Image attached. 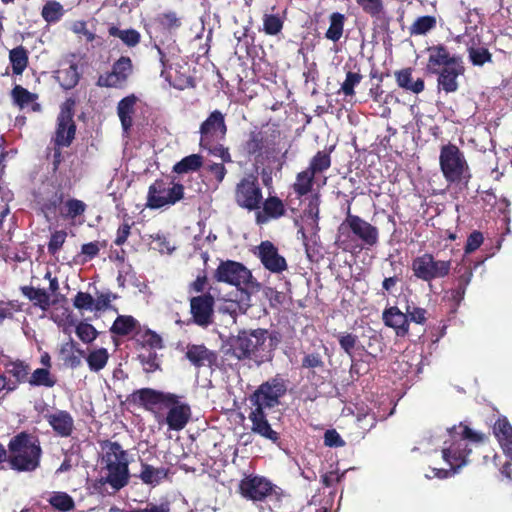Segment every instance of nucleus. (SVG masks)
I'll return each instance as SVG.
<instances>
[{
  "mask_svg": "<svg viewBox=\"0 0 512 512\" xmlns=\"http://www.w3.org/2000/svg\"><path fill=\"white\" fill-rule=\"evenodd\" d=\"M75 105L76 102L73 98H68L62 103L57 117L58 128H76L73 121Z\"/></svg>",
  "mask_w": 512,
  "mask_h": 512,
  "instance_id": "40",
  "label": "nucleus"
},
{
  "mask_svg": "<svg viewBox=\"0 0 512 512\" xmlns=\"http://www.w3.org/2000/svg\"><path fill=\"white\" fill-rule=\"evenodd\" d=\"M362 78L360 73L348 71L344 82L341 84L339 93H343L345 96H354V88L361 82Z\"/></svg>",
  "mask_w": 512,
  "mask_h": 512,
  "instance_id": "54",
  "label": "nucleus"
},
{
  "mask_svg": "<svg viewBox=\"0 0 512 512\" xmlns=\"http://www.w3.org/2000/svg\"><path fill=\"white\" fill-rule=\"evenodd\" d=\"M286 392L287 381L277 374L261 383L249 396V401L251 406L267 410L279 406Z\"/></svg>",
  "mask_w": 512,
  "mask_h": 512,
  "instance_id": "10",
  "label": "nucleus"
},
{
  "mask_svg": "<svg viewBox=\"0 0 512 512\" xmlns=\"http://www.w3.org/2000/svg\"><path fill=\"white\" fill-rule=\"evenodd\" d=\"M100 252L99 242H89L85 243L81 246V253L78 257H82L81 263L84 264L92 259H94Z\"/></svg>",
  "mask_w": 512,
  "mask_h": 512,
  "instance_id": "62",
  "label": "nucleus"
},
{
  "mask_svg": "<svg viewBox=\"0 0 512 512\" xmlns=\"http://www.w3.org/2000/svg\"><path fill=\"white\" fill-rule=\"evenodd\" d=\"M331 165V159L328 153L325 151H318L316 155L311 159L309 167L307 168L314 175L327 170Z\"/></svg>",
  "mask_w": 512,
  "mask_h": 512,
  "instance_id": "50",
  "label": "nucleus"
},
{
  "mask_svg": "<svg viewBox=\"0 0 512 512\" xmlns=\"http://www.w3.org/2000/svg\"><path fill=\"white\" fill-rule=\"evenodd\" d=\"M283 21L278 15L265 14L263 16V31L267 35H277L282 31Z\"/></svg>",
  "mask_w": 512,
  "mask_h": 512,
  "instance_id": "53",
  "label": "nucleus"
},
{
  "mask_svg": "<svg viewBox=\"0 0 512 512\" xmlns=\"http://www.w3.org/2000/svg\"><path fill=\"white\" fill-rule=\"evenodd\" d=\"M338 233L336 242L344 250H348L349 245L347 239L342 240L341 237L348 238L350 234L361 241V249L372 248L379 242V229L360 216L352 214L350 204L347 207L345 219L338 227Z\"/></svg>",
  "mask_w": 512,
  "mask_h": 512,
  "instance_id": "6",
  "label": "nucleus"
},
{
  "mask_svg": "<svg viewBox=\"0 0 512 512\" xmlns=\"http://www.w3.org/2000/svg\"><path fill=\"white\" fill-rule=\"evenodd\" d=\"M132 73V60L128 56H121L112 64L111 71L98 77L96 85L105 88H123Z\"/></svg>",
  "mask_w": 512,
  "mask_h": 512,
  "instance_id": "16",
  "label": "nucleus"
},
{
  "mask_svg": "<svg viewBox=\"0 0 512 512\" xmlns=\"http://www.w3.org/2000/svg\"><path fill=\"white\" fill-rule=\"evenodd\" d=\"M301 367L304 369H323L325 367V363L320 353L313 352L304 355Z\"/></svg>",
  "mask_w": 512,
  "mask_h": 512,
  "instance_id": "61",
  "label": "nucleus"
},
{
  "mask_svg": "<svg viewBox=\"0 0 512 512\" xmlns=\"http://www.w3.org/2000/svg\"><path fill=\"white\" fill-rule=\"evenodd\" d=\"M456 430V426L448 429L450 440L444 442V447L442 449V457L444 461L449 464L451 470L454 472L467 464L468 456L471 453V449L468 447L467 442H464V439H460L456 435Z\"/></svg>",
  "mask_w": 512,
  "mask_h": 512,
  "instance_id": "14",
  "label": "nucleus"
},
{
  "mask_svg": "<svg viewBox=\"0 0 512 512\" xmlns=\"http://www.w3.org/2000/svg\"><path fill=\"white\" fill-rule=\"evenodd\" d=\"M42 448L39 440L27 432L13 436L8 443L7 462L17 472H33L40 466Z\"/></svg>",
  "mask_w": 512,
  "mask_h": 512,
  "instance_id": "5",
  "label": "nucleus"
},
{
  "mask_svg": "<svg viewBox=\"0 0 512 512\" xmlns=\"http://www.w3.org/2000/svg\"><path fill=\"white\" fill-rule=\"evenodd\" d=\"M493 433L504 454L512 459V425L505 416H501L496 420L493 426Z\"/></svg>",
  "mask_w": 512,
  "mask_h": 512,
  "instance_id": "25",
  "label": "nucleus"
},
{
  "mask_svg": "<svg viewBox=\"0 0 512 512\" xmlns=\"http://www.w3.org/2000/svg\"><path fill=\"white\" fill-rule=\"evenodd\" d=\"M338 341L341 349H343L346 354L352 357L353 349L356 346L358 337L352 333H343L339 334Z\"/></svg>",
  "mask_w": 512,
  "mask_h": 512,
  "instance_id": "63",
  "label": "nucleus"
},
{
  "mask_svg": "<svg viewBox=\"0 0 512 512\" xmlns=\"http://www.w3.org/2000/svg\"><path fill=\"white\" fill-rule=\"evenodd\" d=\"M75 332L76 335L80 338V340L84 343H91L98 336V331L95 329V327L85 322H80L76 326Z\"/></svg>",
  "mask_w": 512,
  "mask_h": 512,
  "instance_id": "59",
  "label": "nucleus"
},
{
  "mask_svg": "<svg viewBox=\"0 0 512 512\" xmlns=\"http://www.w3.org/2000/svg\"><path fill=\"white\" fill-rule=\"evenodd\" d=\"M74 343H65L62 345L60 349V353L63 355L64 363L71 367L77 368L81 365V355H83V350H78V355L73 352Z\"/></svg>",
  "mask_w": 512,
  "mask_h": 512,
  "instance_id": "49",
  "label": "nucleus"
},
{
  "mask_svg": "<svg viewBox=\"0 0 512 512\" xmlns=\"http://www.w3.org/2000/svg\"><path fill=\"white\" fill-rule=\"evenodd\" d=\"M45 418L53 431L60 437H69L74 430V420L66 410H58L55 413L45 415Z\"/></svg>",
  "mask_w": 512,
  "mask_h": 512,
  "instance_id": "23",
  "label": "nucleus"
},
{
  "mask_svg": "<svg viewBox=\"0 0 512 512\" xmlns=\"http://www.w3.org/2000/svg\"><path fill=\"white\" fill-rule=\"evenodd\" d=\"M136 349L157 350L164 347L162 337L149 328H142L141 325L132 336Z\"/></svg>",
  "mask_w": 512,
  "mask_h": 512,
  "instance_id": "26",
  "label": "nucleus"
},
{
  "mask_svg": "<svg viewBox=\"0 0 512 512\" xmlns=\"http://www.w3.org/2000/svg\"><path fill=\"white\" fill-rule=\"evenodd\" d=\"M20 290L25 297L42 310H47L50 307V296L44 289L34 288L32 286H22Z\"/></svg>",
  "mask_w": 512,
  "mask_h": 512,
  "instance_id": "38",
  "label": "nucleus"
},
{
  "mask_svg": "<svg viewBox=\"0 0 512 512\" xmlns=\"http://www.w3.org/2000/svg\"><path fill=\"white\" fill-rule=\"evenodd\" d=\"M467 51L469 61L474 66H483L485 63L492 62V54L485 47L470 46Z\"/></svg>",
  "mask_w": 512,
  "mask_h": 512,
  "instance_id": "47",
  "label": "nucleus"
},
{
  "mask_svg": "<svg viewBox=\"0 0 512 512\" xmlns=\"http://www.w3.org/2000/svg\"><path fill=\"white\" fill-rule=\"evenodd\" d=\"M86 208L87 206L83 201L76 198H71L64 203V206L61 210V215L67 219H74L82 215Z\"/></svg>",
  "mask_w": 512,
  "mask_h": 512,
  "instance_id": "46",
  "label": "nucleus"
},
{
  "mask_svg": "<svg viewBox=\"0 0 512 512\" xmlns=\"http://www.w3.org/2000/svg\"><path fill=\"white\" fill-rule=\"evenodd\" d=\"M273 482L259 474H244L237 485V493L246 501L259 504L265 501Z\"/></svg>",
  "mask_w": 512,
  "mask_h": 512,
  "instance_id": "13",
  "label": "nucleus"
},
{
  "mask_svg": "<svg viewBox=\"0 0 512 512\" xmlns=\"http://www.w3.org/2000/svg\"><path fill=\"white\" fill-rule=\"evenodd\" d=\"M21 310L22 306L17 300H0V324L6 319H12L14 313Z\"/></svg>",
  "mask_w": 512,
  "mask_h": 512,
  "instance_id": "57",
  "label": "nucleus"
},
{
  "mask_svg": "<svg viewBox=\"0 0 512 512\" xmlns=\"http://www.w3.org/2000/svg\"><path fill=\"white\" fill-rule=\"evenodd\" d=\"M248 418L251 421V431L254 434L270 440L273 443L279 441L280 435L277 431L272 429L268 422L266 409L251 406Z\"/></svg>",
  "mask_w": 512,
  "mask_h": 512,
  "instance_id": "21",
  "label": "nucleus"
},
{
  "mask_svg": "<svg viewBox=\"0 0 512 512\" xmlns=\"http://www.w3.org/2000/svg\"><path fill=\"white\" fill-rule=\"evenodd\" d=\"M141 471L138 475L139 479L146 485L157 486L168 477L169 468L154 467L144 461H140Z\"/></svg>",
  "mask_w": 512,
  "mask_h": 512,
  "instance_id": "27",
  "label": "nucleus"
},
{
  "mask_svg": "<svg viewBox=\"0 0 512 512\" xmlns=\"http://www.w3.org/2000/svg\"><path fill=\"white\" fill-rule=\"evenodd\" d=\"M363 11L372 17L379 18L384 13L382 0H356Z\"/></svg>",
  "mask_w": 512,
  "mask_h": 512,
  "instance_id": "56",
  "label": "nucleus"
},
{
  "mask_svg": "<svg viewBox=\"0 0 512 512\" xmlns=\"http://www.w3.org/2000/svg\"><path fill=\"white\" fill-rule=\"evenodd\" d=\"M67 232L65 230H56L51 234L48 243V252L55 255L65 243Z\"/></svg>",
  "mask_w": 512,
  "mask_h": 512,
  "instance_id": "60",
  "label": "nucleus"
},
{
  "mask_svg": "<svg viewBox=\"0 0 512 512\" xmlns=\"http://www.w3.org/2000/svg\"><path fill=\"white\" fill-rule=\"evenodd\" d=\"M215 303V298L210 292L191 297V318L187 320L186 325L193 323L202 328L210 326L214 321Z\"/></svg>",
  "mask_w": 512,
  "mask_h": 512,
  "instance_id": "15",
  "label": "nucleus"
},
{
  "mask_svg": "<svg viewBox=\"0 0 512 512\" xmlns=\"http://www.w3.org/2000/svg\"><path fill=\"white\" fill-rule=\"evenodd\" d=\"M255 254L264 268L272 273H282L288 268L286 259L279 254L278 248L269 240L262 241L257 246Z\"/></svg>",
  "mask_w": 512,
  "mask_h": 512,
  "instance_id": "18",
  "label": "nucleus"
},
{
  "mask_svg": "<svg viewBox=\"0 0 512 512\" xmlns=\"http://www.w3.org/2000/svg\"><path fill=\"white\" fill-rule=\"evenodd\" d=\"M136 102L137 97L133 94L119 101L117 106V113L120 118L122 128L132 127V114L134 113V106Z\"/></svg>",
  "mask_w": 512,
  "mask_h": 512,
  "instance_id": "35",
  "label": "nucleus"
},
{
  "mask_svg": "<svg viewBox=\"0 0 512 512\" xmlns=\"http://www.w3.org/2000/svg\"><path fill=\"white\" fill-rule=\"evenodd\" d=\"M41 15L49 23L57 22L63 15V7L56 1H49L43 6Z\"/></svg>",
  "mask_w": 512,
  "mask_h": 512,
  "instance_id": "52",
  "label": "nucleus"
},
{
  "mask_svg": "<svg viewBox=\"0 0 512 512\" xmlns=\"http://www.w3.org/2000/svg\"><path fill=\"white\" fill-rule=\"evenodd\" d=\"M289 497L290 495L284 489L273 483L262 503L266 504L269 512H284Z\"/></svg>",
  "mask_w": 512,
  "mask_h": 512,
  "instance_id": "28",
  "label": "nucleus"
},
{
  "mask_svg": "<svg viewBox=\"0 0 512 512\" xmlns=\"http://www.w3.org/2000/svg\"><path fill=\"white\" fill-rule=\"evenodd\" d=\"M396 81L399 87L418 94L424 90V81L421 78L413 81L411 69H403L395 72Z\"/></svg>",
  "mask_w": 512,
  "mask_h": 512,
  "instance_id": "33",
  "label": "nucleus"
},
{
  "mask_svg": "<svg viewBox=\"0 0 512 512\" xmlns=\"http://www.w3.org/2000/svg\"><path fill=\"white\" fill-rule=\"evenodd\" d=\"M458 428L461 429V431H456V435L460 439H464V442L470 441L472 443H483L486 439L483 433L474 431L469 426L464 425L463 423H460Z\"/></svg>",
  "mask_w": 512,
  "mask_h": 512,
  "instance_id": "58",
  "label": "nucleus"
},
{
  "mask_svg": "<svg viewBox=\"0 0 512 512\" xmlns=\"http://www.w3.org/2000/svg\"><path fill=\"white\" fill-rule=\"evenodd\" d=\"M79 78L78 67L75 64H71L68 68L58 72L60 85L66 90L74 88L78 84Z\"/></svg>",
  "mask_w": 512,
  "mask_h": 512,
  "instance_id": "43",
  "label": "nucleus"
},
{
  "mask_svg": "<svg viewBox=\"0 0 512 512\" xmlns=\"http://www.w3.org/2000/svg\"><path fill=\"white\" fill-rule=\"evenodd\" d=\"M101 448V468L106 470L107 473L99 482L102 485L109 484L115 490H120L129 482L128 453L116 441L106 440Z\"/></svg>",
  "mask_w": 512,
  "mask_h": 512,
  "instance_id": "4",
  "label": "nucleus"
},
{
  "mask_svg": "<svg viewBox=\"0 0 512 512\" xmlns=\"http://www.w3.org/2000/svg\"><path fill=\"white\" fill-rule=\"evenodd\" d=\"M4 368L5 373L14 379L12 383L16 388L20 384L28 383L31 367L24 360L8 361L4 364Z\"/></svg>",
  "mask_w": 512,
  "mask_h": 512,
  "instance_id": "29",
  "label": "nucleus"
},
{
  "mask_svg": "<svg viewBox=\"0 0 512 512\" xmlns=\"http://www.w3.org/2000/svg\"><path fill=\"white\" fill-rule=\"evenodd\" d=\"M185 357L197 369L208 367L214 371L222 368L218 353L208 349L204 344H188Z\"/></svg>",
  "mask_w": 512,
  "mask_h": 512,
  "instance_id": "17",
  "label": "nucleus"
},
{
  "mask_svg": "<svg viewBox=\"0 0 512 512\" xmlns=\"http://www.w3.org/2000/svg\"><path fill=\"white\" fill-rule=\"evenodd\" d=\"M452 261L438 260L432 253L426 252L412 260L413 275L424 282L430 283L435 279H442L449 275Z\"/></svg>",
  "mask_w": 512,
  "mask_h": 512,
  "instance_id": "11",
  "label": "nucleus"
},
{
  "mask_svg": "<svg viewBox=\"0 0 512 512\" xmlns=\"http://www.w3.org/2000/svg\"><path fill=\"white\" fill-rule=\"evenodd\" d=\"M140 323L137 319H135L131 315H119L114 320L110 332L112 334H115L117 336H127L132 334V336L135 334V331L139 328Z\"/></svg>",
  "mask_w": 512,
  "mask_h": 512,
  "instance_id": "31",
  "label": "nucleus"
},
{
  "mask_svg": "<svg viewBox=\"0 0 512 512\" xmlns=\"http://www.w3.org/2000/svg\"><path fill=\"white\" fill-rule=\"evenodd\" d=\"M56 383V376L47 368H37L30 371L28 384L32 387L52 388Z\"/></svg>",
  "mask_w": 512,
  "mask_h": 512,
  "instance_id": "34",
  "label": "nucleus"
},
{
  "mask_svg": "<svg viewBox=\"0 0 512 512\" xmlns=\"http://www.w3.org/2000/svg\"><path fill=\"white\" fill-rule=\"evenodd\" d=\"M262 200V189L256 176L247 175L236 185L235 201L239 207L248 211L258 210Z\"/></svg>",
  "mask_w": 512,
  "mask_h": 512,
  "instance_id": "12",
  "label": "nucleus"
},
{
  "mask_svg": "<svg viewBox=\"0 0 512 512\" xmlns=\"http://www.w3.org/2000/svg\"><path fill=\"white\" fill-rule=\"evenodd\" d=\"M244 150L248 155L260 156L269 150V140L263 130H252L249 139L244 144Z\"/></svg>",
  "mask_w": 512,
  "mask_h": 512,
  "instance_id": "30",
  "label": "nucleus"
},
{
  "mask_svg": "<svg viewBox=\"0 0 512 512\" xmlns=\"http://www.w3.org/2000/svg\"><path fill=\"white\" fill-rule=\"evenodd\" d=\"M11 96L14 102L20 107H24L34 102L36 99V95L29 92L27 89L23 88L20 85H16L11 92Z\"/></svg>",
  "mask_w": 512,
  "mask_h": 512,
  "instance_id": "55",
  "label": "nucleus"
},
{
  "mask_svg": "<svg viewBox=\"0 0 512 512\" xmlns=\"http://www.w3.org/2000/svg\"><path fill=\"white\" fill-rule=\"evenodd\" d=\"M109 35L119 38L126 46L135 47L140 43L141 35L135 29H119L116 26H111L108 30Z\"/></svg>",
  "mask_w": 512,
  "mask_h": 512,
  "instance_id": "41",
  "label": "nucleus"
},
{
  "mask_svg": "<svg viewBox=\"0 0 512 512\" xmlns=\"http://www.w3.org/2000/svg\"><path fill=\"white\" fill-rule=\"evenodd\" d=\"M200 146L209 153L218 156L222 162H231V155L228 148H225L222 141L225 139L227 130H199Z\"/></svg>",
  "mask_w": 512,
  "mask_h": 512,
  "instance_id": "19",
  "label": "nucleus"
},
{
  "mask_svg": "<svg viewBox=\"0 0 512 512\" xmlns=\"http://www.w3.org/2000/svg\"><path fill=\"white\" fill-rule=\"evenodd\" d=\"M345 21L344 14L333 12L329 16V27L325 33V38L332 42H338L343 36Z\"/></svg>",
  "mask_w": 512,
  "mask_h": 512,
  "instance_id": "36",
  "label": "nucleus"
},
{
  "mask_svg": "<svg viewBox=\"0 0 512 512\" xmlns=\"http://www.w3.org/2000/svg\"><path fill=\"white\" fill-rule=\"evenodd\" d=\"M428 69L437 75V91L439 94H451L458 91L460 77L465 74V66L461 56L451 55L443 45L429 49Z\"/></svg>",
  "mask_w": 512,
  "mask_h": 512,
  "instance_id": "3",
  "label": "nucleus"
},
{
  "mask_svg": "<svg viewBox=\"0 0 512 512\" xmlns=\"http://www.w3.org/2000/svg\"><path fill=\"white\" fill-rule=\"evenodd\" d=\"M213 278L216 282L234 286L241 291L259 288L252 272L243 263L234 260H221Z\"/></svg>",
  "mask_w": 512,
  "mask_h": 512,
  "instance_id": "9",
  "label": "nucleus"
},
{
  "mask_svg": "<svg viewBox=\"0 0 512 512\" xmlns=\"http://www.w3.org/2000/svg\"><path fill=\"white\" fill-rule=\"evenodd\" d=\"M281 342L277 331L269 333L267 329L240 330L237 335L230 336L222 344L224 356L237 361L249 360L257 365L272 361L274 351Z\"/></svg>",
  "mask_w": 512,
  "mask_h": 512,
  "instance_id": "2",
  "label": "nucleus"
},
{
  "mask_svg": "<svg viewBox=\"0 0 512 512\" xmlns=\"http://www.w3.org/2000/svg\"><path fill=\"white\" fill-rule=\"evenodd\" d=\"M38 203L42 213L49 219L50 216L56 215L58 209L64 203V192L60 188L56 189L51 194L42 197Z\"/></svg>",
  "mask_w": 512,
  "mask_h": 512,
  "instance_id": "32",
  "label": "nucleus"
},
{
  "mask_svg": "<svg viewBox=\"0 0 512 512\" xmlns=\"http://www.w3.org/2000/svg\"><path fill=\"white\" fill-rule=\"evenodd\" d=\"M262 212H258L256 221L259 224L265 223L270 219H279L286 214V208L283 201L277 196H269L262 200Z\"/></svg>",
  "mask_w": 512,
  "mask_h": 512,
  "instance_id": "24",
  "label": "nucleus"
},
{
  "mask_svg": "<svg viewBox=\"0 0 512 512\" xmlns=\"http://www.w3.org/2000/svg\"><path fill=\"white\" fill-rule=\"evenodd\" d=\"M109 359V353L106 348H98L90 351L86 357V362L92 372H99L104 369Z\"/></svg>",
  "mask_w": 512,
  "mask_h": 512,
  "instance_id": "42",
  "label": "nucleus"
},
{
  "mask_svg": "<svg viewBox=\"0 0 512 512\" xmlns=\"http://www.w3.org/2000/svg\"><path fill=\"white\" fill-rule=\"evenodd\" d=\"M455 273L457 276L454 280V287L449 290L448 294L449 301L452 302L453 307L456 309L464 300L466 289L473 277V269L470 264L462 263L457 265Z\"/></svg>",
  "mask_w": 512,
  "mask_h": 512,
  "instance_id": "20",
  "label": "nucleus"
},
{
  "mask_svg": "<svg viewBox=\"0 0 512 512\" xmlns=\"http://www.w3.org/2000/svg\"><path fill=\"white\" fill-rule=\"evenodd\" d=\"M203 166V157L199 154H191L178 161L172 168L176 174L197 172Z\"/></svg>",
  "mask_w": 512,
  "mask_h": 512,
  "instance_id": "37",
  "label": "nucleus"
},
{
  "mask_svg": "<svg viewBox=\"0 0 512 512\" xmlns=\"http://www.w3.org/2000/svg\"><path fill=\"white\" fill-rule=\"evenodd\" d=\"M382 320L385 326L395 330L399 337H405L409 333L408 315L400 311L397 306L385 308L382 313Z\"/></svg>",
  "mask_w": 512,
  "mask_h": 512,
  "instance_id": "22",
  "label": "nucleus"
},
{
  "mask_svg": "<svg viewBox=\"0 0 512 512\" xmlns=\"http://www.w3.org/2000/svg\"><path fill=\"white\" fill-rule=\"evenodd\" d=\"M181 398L171 392L141 388L133 391L126 401L150 412L159 424L166 423L169 430L180 431L188 424L192 414L190 405L182 402Z\"/></svg>",
  "mask_w": 512,
  "mask_h": 512,
  "instance_id": "1",
  "label": "nucleus"
},
{
  "mask_svg": "<svg viewBox=\"0 0 512 512\" xmlns=\"http://www.w3.org/2000/svg\"><path fill=\"white\" fill-rule=\"evenodd\" d=\"M48 502L54 509L60 512H68L75 507L73 498L66 492H54Z\"/></svg>",
  "mask_w": 512,
  "mask_h": 512,
  "instance_id": "45",
  "label": "nucleus"
},
{
  "mask_svg": "<svg viewBox=\"0 0 512 512\" xmlns=\"http://www.w3.org/2000/svg\"><path fill=\"white\" fill-rule=\"evenodd\" d=\"M436 26V18L434 16H422L417 18L410 26L411 35H424Z\"/></svg>",
  "mask_w": 512,
  "mask_h": 512,
  "instance_id": "48",
  "label": "nucleus"
},
{
  "mask_svg": "<svg viewBox=\"0 0 512 512\" xmlns=\"http://www.w3.org/2000/svg\"><path fill=\"white\" fill-rule=\"evenodd\" d=\"M73 305L79 310H92L94 298L86 292H78L73 300Z\"/></svg>",
  "mask_w": 512,
  "mask_h": 512,
  "instance_id": "64",
  "label": "nucleus"
},
{
  "mask_svg": "<svg viewBox=\"0 0 512 512\" xmlns=\"http://www.w3.org/2000/svg\"><path fill=\"white\" fill-rule=\"evenodd\" d=\"M184 185L175 181V177L166 176L156 179L148 188L146 207L160 209L175 205L184 198Z\"/></svg>",
  "mask_w": 512,
  "mask_h": 512,
  "instance_id": "7",
  "label": "nucleus"
},
{
  "mask_svg": "<svg viewBox=\"0 0 512 512\" xmlns=\"http://www.w3.org/2000/svg\"><path fill=\"white\" fill-rule=\"evenodd\" d=\"M440 168L449 183L467 186L471 174L463 153L455 145L449 144L441 148Z\"/></svg>",
  "mask_w": 512,
  "mask_h": 512,
  "instance_id": "8",
  "label": "nucleus"
},
{
  "mask_svg": "<svg viewBox=\"0 0 512 512\" xmlns=\"http://www.w3.org/2000/svg\"><path fill=\"white\" fill-rule=\"evenodd\" d=\"M314 178L315 175L308 169L297 174L296 181L292 187L298 197L305 196L311 192L314 184Z\"/></svg>",
  "mask_w": 512,
  "mask_h": 512,
  "instance_id": "39",
  "label": "nucleus"
},
{
  "mask_svg": "<svg viewBox=\"0 0 512 512\" xmlns=\"http://www.w3.org/2000/svg\"><path fill=\"white\" fill-rule=\"evenodd\" d=\"M9 59L12 65L14 74L20 75L23 73L28 64V56L26 50L22 47H16L9 53Z\"/></svg>",
  "mask_w": 512,
  "mask_h": 512,
  "instance_id": "44",
  "label": "nucleus"
},
{
  "mask_svg": "<svg viewBox=\"0 0 512 512\" xmlns=\"http://www.w3.org/2000/svg\"><path fill=\"white\" fill-rule=\"evenodd\" d=\"M138 360L142 364L143 370L146 373H153L161 369L156 350H149L148 353H140L138 355Z\"/></svg>",
  "mask_w": 512,
  "mask_h": 512,
  "instance_id": "51",
  "label": "nucleus"
}]
</instances>
